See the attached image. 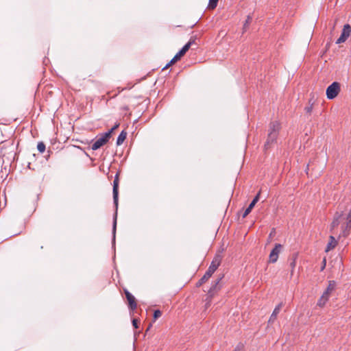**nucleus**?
<instances>
[{
    "label": "nucleus",
    "mask_w": 351,
    "mask_h": 351,
    "mask_svg": "<svg viewBox=\"0 0 351 351\" xmlns=\"http://www.w3.org/2000/svg\"><path fill=\"white\" fill-rule=\"evenodd\" d=\"M280 129V124L279 122L276 121L270 123L267 138L264 145L265 149H269L270 146L276 142Z\"/></svg>",
    "instance_id": "f257e3e1"
},
{
    "label": "nucleus",
    "mask_w": 351,
    "mask_h": 351,
    "mask_svg": "<svg viewBox=\"0 0 351 351\" xmlns=\"http://www.w3.org/2000/svg\"><path fill=\"white\" fill-rule=\"evenodd\" d=\"M221 261V256L219 254H217L213 258V261L208 270L206 271L205 274L202 276V278L197 282V287L202 286L204 283H205L213 275V274L216 271L217 267L219 266Z\"/></svg>",
    "instance_id": "f03ea898"
},
{
    "label": "nucleus",
    "mask_w": 351,
    "mask_h": 351,
    "mask_svg": "<svg viewBox=\"0 0 351 351\" xmlns=\"http://www.w3.org/2000/svg\"><path fill=\"white\" fill-rule=\"evenodd\" d=\"M110 140V129L101 136H97L91 143L93 150H97L104 145Z\"/></svg>",
    "instance_id": "7ed1b4c3"
},
{
    "label": "nucleus",
    "mask_w": 351,
    "mask_h": 351,
    "mask_svg": "<svg viewBox=\"0 0 351 351\" xmlns=\"http://www.w3.org/2000/svg\"><path fill=\"white\" fill-rule=\"evenodd\" d=\"M341 90V85L337 82H332L326 88V96L328 99H335Z\"/></svg>",
    "instance_id": "20e7f679"
},
{
    "label": "nucleus",
    "mask_w": 351,
    "mask_h": 351,
    "mask_svg": "<svg viewBox=\"0 0 351 351\" xmlns=\"http://www.w3.org/2000/svg\"><path fill=\"white\" fill-rule=\"evenodd\" d=\"M119 184L117 183H113V199H114V203L116 206V210H117L118 206V195H119ZM116 226H117V212L115 213V215L114 217V221H113V234L114 238L113 240H114V234H115V230H116Z\"/></svg>",
    "instance_id": "39448f33"
},
{
    "label": "nucleus",
    "mask_w": 351,
    "mask_h": 351,
    "mask_svg": "<svg viewBox=\"0 0 351 351\" xmlns=\"http://www.w3.org/2000/svg\"><path fill=\"white\" fill-rule=\"evenodd\" d=\"M351 33V26L349 24H346L343 26L341 34L337 39L336 43L340 44L344 43L347 38L350 36Z\"/></svg>",
    "instance_id": "423d86ee"
},
{
    "label": "nucleus",
    "mask_w": 351,
    "mask_h": 351,
    "mask_svg": "<svg viewBox=\"0 0 351 351\" xmlns=\"http://www.w3.org/2000/svg\"><path fill=\"white\" fill-rule=\"evenodd\" d=\"M221 278L222 277L219 278L214 282V283L208 290L207 294L208 295V298H213L215 294L220 289L221 286L219 285V282L221 281Z\"/></svg>",
    "instance_id": "0eeeda50"
},
{
    "label": "nucleus",
    "mask_w": 351,
    "mask_h": 351,
    "mask_svg": "<svg viewBox=\"0 0 351 351\" xmlns=\"http://www.w3.org/2000/svg\"><path fill=\"white\" fill-rule=\"evenodd\" d=\"M125 294L128 302L130 308L132 311L135 310L137 307L135 298L128 291H125Z\"/></svg>",
    "instance_id": "6e6552de"
},
{
    "label": "nucleus",
    "mask_w": 351,
    "mask_h": 351,
    "mask_svg": "<svg viewBox=\"0 0 351 351\" xmlns=\"http://www.w3.org/2000/svg\"><path fill=\"white\" fill-rule=\"evenodd\" d=\"M282 306H283V303L281 302L276 306L272 314L270 316V318L269 319V323L272 324L276 319L277 316H278V313H280Z\"/></svg>",
    "instance_id": "1a4fd4ad"
},
{
    "label": "nucleus",
    "mask_w": 351,
    "mask_h": 351,
    "mask_svg": "<svg viewBox=\"0 0 351 351\" xmlns=\"http://www.w3.org/2000/svg\"><path fill=\"white\" fill-rule=\"evenodd\" d=\"M329 297L330 295L327 294V293L324 292L322 295L317 302V305L320 307H323L328 300Z\"/></svg>",
    "instance_id": "9d476101"
},
{
    "label": "nucleus",
    "mask_w": 351,
    "mask_h": 351,
    "mask_svg": "<svg viewBox=\"0 0 351 351\" xmlns=\"http://www.w3.org/2000/svg\"><path fill=\"white\" fill-rule=\"evenodd\" d=\"M329 239L330 241L327 245L326 252H329L330 250L334 249L337 244V242L333 236H330Z\"/></svg>",
    "instance_id": "9b49d317"
},
{
    "label": "nucleus",
    "mask_w": 351,
    "mask_h": 351,
    "mask_svg": "<svg viewBox=\"0 0 351 351\" xmlns=\"http://www.w3.org/2000/svg\"><path fill=\"white\" fill-rule=\"evenodd\" d=\"M126 136H127V132H125L124 130H123L117 138V145H121L123 143V141L125 140Z\"/></svg>",
    "instance_id": "f8f14e48"
},
{
    "label": "nucleus",
    "mask_w": 351,
    "mask_h": 351,
    "mask_svg": "<svg viewBox=\"0 0 351 351\" xmlns=\"http://www.w3.org/2000/svg\"><path fill=\"white\" fill-rule=\"evenodd\" d=\"M195 43V39L191 38L182 49L181 51L185 55V53L189 51L191 46Z\"/></svg>",
    "instance_id": "ddd939ff"
},
{
    "label": "nucleus",
    "mask_w": 351,
    "mask_h": 351,
    "mask_svg": "<svg viewBox=\"0 0 351 351\" xmlns=\"http://www.w3.org/2000/svg\"><path fill=\"white\" fill-rule=\"evenodd\" d=\"M195 43V39L191 38L182 49L181 51L185 55V53L189 51L191 46Z\"/></svg>",
    "instance_id": "4468645a"
},
{
    "label": "nucleus",
    "mask_w": 351,
    "mask_h": 351,
    "mask_svg": "<svg viewBox=\"0 0 351 351\" xmlns=\"http://www.w3.org/2000/svg\"><path fill=\"white\" fill-rule=\"evenodd\" d=\"M335 286H336V283L335 281H333V280L329 281L328 286L324 292L327 293V294H328V295H330L331 292L335 289Z\"/></svg>",
    "instance_id": "2eb2a0df"
},
{
    "label": "nucleus",
    "mask_w": 351,
    "mask_h": 351,
    "mask_svg": "<svg viewBox=\"0 0 351 351\" xmlns=\"http://www.w3.org/2000/svg\"><path fill=\"white\" fill-rule=\"evenodd\" d=\"M282 245L281 244L276 243L275 245V247H274V249L271 251V252L272 254H274V255H276L277 256H278L279 254L280 253V252L282 250Z\"/></svg>",
    "instance_id": "dca6fc26"
},
{
    "label": "nucleus",
    "mask_w": 351,
    "mask_h": 351,
    "mask_svg": "<svg viewBox=\"0 0 351 351\" xmlns=\"http://www.w3.org/2000/svg\"><path fill=\"white\" fill-rule=\"evenodd\" d=\"M350 228H351V222L348 221L346 226L344 227V228L343 230L342 234H343V237H346L349 234Z\"/></svg>",
    "instance_id": "f3484780"
},
{
    "label": "nucleus",
    "mask_w": 351,
    "mask_h": 351,
    "mask_svg": "<svg viewBox=\"0 0 351 351\" xmlns=\"http://www.w3.org/2000/svg\"><path fill=\"white\" fill-rule=\"evenodd\" d=\"M296 258H297V254H293L291 258V261H290V263H289V265H290V267L291 269V274L293 275V270H294V268L295 267V260H296Z\"/></svg>",
    "instance_id": "a211bd4d"
},
{
    "label": "nucleus",
    "mask_w": 351,
    "mask_h": 351,
    "mask_svg": "<svg viewBox=\"0 0 351 351\" xmlns=\"http://www.w3.org/2000/svg\"><path fill=\"white\" fill-rule=\"evenodd\" d=\"M261 192L259 191L258 194L254 197V199L252 201V202L248 206L250 207V208H253L255 206V204L257 203V202L259 200Z\"/></svg>",
    "instance_id": "6ab92c4d"
},
{
    "label": "nucleus",
    "mask_w": 351,
    "mask_h": 351,
    "mask_svg": "<svg viewBox=\"0 0 351 351\" xmlns=\"http://www.w3.org/2000/svg\"><path fill=\"white\" fill-rule=\"evenodd\" d=\"M180 59L176 55L172 60L163 68V70L167 69L169 66H170L171 64H173L177 61H178Z\"/></svg>",
    "instance_id": "aec40b11"
},
{
    "label": "nucleus",
    "mask_w": 351,
    "mask_h": 351,
    "mask_svg": "<svg viewBox=\"0 0 351 351\" xmlns=\"http://www.w3.org/2000/svg\"><path fill=\"white\" fill-rule=\"evenodd\" d=\"M278 256H277L276 255H274V254L270 252L269 256V263H274L278 261Z\"/></svg>",
    "instance_id": "412c9836"
},
{
    "label": "nucleus",
    "mask_w": 351,
    "mask_h": 351,
    "mask_svg": "<svg viewBox=\"0 0 351 351\" xmlns=\"http://www.w3.org/2000/svg\"><path fill=\"white\" fill-rule=\"evenodd\" d=\"M252 16L248 15L243 25V30L245 31L252 21Z\"/></svg>",
    "instance_id": "4be33fe9"
},
{
    "label": "nucleus",
    "mask_w": 351,
    "mask_h": 351,
    "mask_svg": "<svg viewBox=\"0 0 351 351\" xmlns=\"http://www.w3.org/2000/svg\"><path fill=\"white\" fill-rule=\"evenodd\" d=\"M45 145L43 142H39L37 145V149L40 152V153H43L45 152Z\"/></svg>",
    "instance_id": "5701e85b"
},
{
    "label": "nucleus",
    "mask_w": 351,
    "mask_h": 351,
    "mask_svg": "<svg viewBox=\"0 0 351 351\" xmlns=\"http://www.w3.org/2000/svg\"><path fill=\"white\" fill-rule=\"evenodd\" d=\"M311 99L309 100V106H306L305 108H304V110L306 111V113H308V114H311L312 110H313V102H311Z\"/></svg>",
    "instance_id": "b1692460"
},
{
    "label": "nucleus",
    "mask_w": 351,
    "mask_h": 351,
    "mask_svg": "<svg viewBox=\"0 0 351 351\" xmlns=\"http://www.w3.org/2000/svg\"><path fill=\"white\" fill-rule=\"evenodd\" d=\"M339 221H338V219L337 218H334L333 221H332V222L331 223V225H330L331 230H333L334 228L337 227L339 226Z\"/></svg>",
    "instance_id": "393cba45"
},
{
    "label": "nucleus",
    "mask_w": 351,
    "mask_h": 351,
    "mask_svg": "<svg viewBox=\"0 0 351 351\" xmlns=\"http://www.w3.org/2000/svg\"><path fill=\"white\" fill-rule=\"evenodd\" d=\"M218 1L219 0H209V8L210 9H215L217 7Z\"/></svg>",
    "instance_id": "a878e982"
},
{
    "label": "nucleus",
    "mask_w": 351,
    "mask_h": 351,
    "mask_svg": "<svg viewBox=\"0 0 351 351\" xmlns=\"http://www.w3.org/2000/svg\"><path fill=\"white\" fill-rule=\"evenodd\" d=\"M162 315V312L160 310H156L154 313V320L157 319Z\"/></svg>",
    "instance_id": "bb28decb"
},
{
    "label": "nucleus",
    "mask_w": 351,
    "mask_h": 351,
    "mask_svg": "<svg viewBox=\"0 0 351 351\" xmlns=\"http://www.w3.org/2000/svg\"><path fill=\"white\" fill-rule=\"evenodd\" d=\"M244 345L242 343H239L233 351H243Z\"/></svg>",
    "instance_id": "cd10ccee"
},
{
    "label": "nucleus",
    "mask_w": 351,
    "mask_h": 351,
    "mask_svg": "<svg viewBox=\"0 0 351 351\" xmlns=\"http://www.w3.org/2000/svg\"><path fill=\"white\" fill-rule=\"evenodd\" d=\"M211 300L212 298H208V295H207V298L206 299V302L205 304V309H207L210 306Z\"/></svg>",
    "instance_id": "c85d7f7f"
},
{
    "label": "nucleus",
    "mask_w": 351,
    "mask_h": 351,
    "mask_svg": "<svg viewBox=\"0 0 351 351\" xmlns=\"http://www.w3.org/2000/svg\"><path fill=\"white\" fill-rule=\"evenodd\" d=\"M252 210V208H250V206H248V207L245 209V212H244V213H243V218L246 217H247V216L250 213V212H251V210Z\"/></svg>",
    "instance_id": "c756f323"
},
{
    "label": "nucleus",
    "mask_w": 351,
    "mask_h": 351,
    "mask_svg": "<svg viewBox=\"0 0 351 351\" xmlns=\"http://www.w3.org/2000/svg\"><path fill=\"white\" fill-rule=\"evenodd\" d=\"M132 325L134 326V327L135 328H138V321L137 319H134L132 320Z\"/></svg>",
    "instance_id": "7c9ffc66"
},
{
    "label": "nucleus",
    "mask_w": 351,
    "mask_h": 351,
    "mask_svg": "<svg viewBox=\"0 0 351 351\" xmlns=\"http://www.w3.org/2000/svg\"><path fill=\"white\" fill-rule=\"evenodd\" d=\"M105 167H106V165H105V164H104V163H103V165H102V166H101V167H100V169H101V170L104 171V168H105ZM106 168H107V169H108V173H107V174H108V173L110 172V165H106Z\"/></svg>",
    "instance_id": "2f4dec72"
},
{
    "label": "nucleus",
    "mask_w": 351,
    "mask_h": 351,
    "mask_svg": "<svg viewBox=\"0 0 351 351\" xmlns=\"http://www.w3.org/2000/svg\"><path fill=\"white\" fill-rule=\"evenodd\" d=\"M119 173H117V174H116L115 177H114V180L113 183L116 182V183H117L119 184Z\"/></svg>",
    "instance_id": "473e14b6"
},
{
    "label": "nucleus",
    "mask_w": 351,
    "mask_h": 351,
    "mask_svg": "<svg viewBox=\"0 0 351 351\" xmlns=\"http://www.w3.org/2000/svg\"><path fill=\"white\" fill-rule=\"evenodd\" d=\"M341 216H342V213H336L334 218H337L338 221H339V219L341 218Z\"/></svg>",
    "instance_id": "72a5a7b5"
},
{
    "label": "nucleus",
    "mask_w": 351,
    "mask_h": 351,
    "mask_svg": "<svg viewBox=\"0 0 351 351\" xmlns=\"http://www.w3.org/2000/svg\"><path fill=\"white\" fill-rule=\"evenodd\" d=\"M326 258H324V260H323V262H322V268H321V270H324L325 267H326Z\"/></svg>",
    "instance_id": "f704fd0d"
},
{
    "label": "nucleus",
    "mask_w": 351,
    "mask_h": 351,
    "mask_svg": "<svg viewBox=\"0 0 351 351\" xmlns=\"http://www.w3.org/2000/svg\"><path fill=\"white\" fill-rule=\"evenodd\" d=\"M176 56L179 58V59L180 60V58L184 56V54L181 51H180L178 53H176Z\"/></svg>",
    "instance_id": "c9c22d12"
},
{
    "label": "nucleus",
    "mask_w": 351,
    "mask_h": 351,
    "mask_svg": "<svg viewBox=\"0 0 351 351\" xmlns=\"http://www.w3.org/2000/svg\"><path fill=\"white\" fill-rule=\"evenodd\" d=\"M118 128V125H114V127L111 128V133L113 132V130H116Z\"/></svg>",
    "instance_id": "e433bc0d"
}]
</instances>
